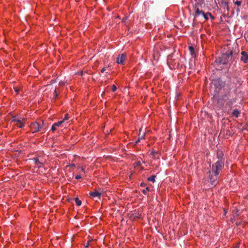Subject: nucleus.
<instances>
[{"label": "nucleus", "mask_w": 248, "mask_h": 248, "mask_svg": "<svg viewBox=\"0 0 248 248\" xmlns=\"http://www.w3.org/2000/svg\"><path fill=\"white\" fill-rule=\"evenodd\" d=\"M116 90H117L116 86L115 85H113L112 86V91L113 92H114L116 91Z\"/></svg>", "instance_id": "obj_22"}, {"label": "nucleus", "mask_w": 248, "mask_h": 248, "mask_svg": "<svg viewBox=\"0 0 248 248\" xmlns=\"http://www.w3.org/2000/svg\"><path fill=\"white\" fill-rule=\"evenodd\" d=\"M105 71V68H103L101 70V73H104Z\"/></svg>", "instance_id": "obj_29"}, {"label": "nucleus", "mask_w": 248, "mask_h": 248, "mask_svg": "<svg viewBox=\"0 0 248 248\" xmlns=\"http://www.w3.org/2000/svg\"><path fill=\"white\" fill-rule=\"evenodd\" d=\"M26 119L17 116H13L12 118V122L15 123V124L19 128H22L24 126Z\"/></svg>", "instance_id": "obj_2"}, {"label": "nucleus", "mask_w": 248, "mask_h": 248, "mask_svg": "<svg viewBox=\"0 0 248 248\" xmlns=\"http://www.w3.org/2000/svg\"><path fill=\"white\" fill-rule=\"evenodd\" d=\"M86 168V167L85 165L80 166L79 165H78L77 167V170H78L80 169L81 170V171L82 172H83L84 174H85L86 172V171H85Z\"/></svg>", "instance_id": "obj_9"}, {"label": "nucleus", "mask_w": 248, "mask_h": 248, "mask_svg": "<svg viewBox=\"0 0 248 248\" xmlns=\"http://www.w3.org/2000/svg\"><path fill=\"white\" fill-rule=\"evenodd\" d=\"M224 165V159L219 160L213 165L212 171L213 172V174H214L215 176V178H214V176L212 174L210 177L211 180L213 179V180H216L217 179L220 171L223 169Z\"/></svg>", "instance_id": "obj_1"}, {"label": "nucleus", "mask_w": 248, "mask_h": 248, "mask_svg": "<svg viewBox=\"0 0 248 248\" xmlns=\"http://www.w3.org/2000/svg\"><path fill=\"white\" fill-rule=\"evenodd\" d=\"M222 4H223L225 6H226L227 9H228V2H227V1H224V2H223L222 1Z\"/></svg>", "instance_id": "obj_24"}, {"label": "nucleus", "mask_w": 248, "mask_h": 248, "mask_svg": "<svg viewBox=\"0 0 248 248\" xmlns=\"http://www.w3.org/2000/svg\"><path fill=\"white\" fill-rule=\"evenodd\" d=\"M203 13H204L203 11L200 10L199 8H196L195 9V16H199L200 15H202Z\"/></svg>", "instance_id": "obj_10"}, {"label": "nucleus", "mask_w": 248, "mask_h": 248, "mask_svg": "<svg viewBox=\"0 0 248 248\" xmlns=\"http://www.w3.org/2000/svg\"><path fill=\"white\" fill-rule=\"evenodd\" d=\"M90 241H88L87 242V244H86V246H85V248H88V247L89 246V245H90Z\"/></svg>", "instance_id": "obj_27"}, {"label": "nucleus", "mask_w": 248, "mask_h": 248, "mask_svg": "<svg viewBox=\"0 0 248 248\" xmlns=\"http://www.w3.org/2000/svg\"><path fill=\"white\" fill-rule=\"evenodd\" d=\"M33 160H34L35 165L37 167L39 168L42 166L43 163L40 162L37 158H34Z\"/></svg>", "instance_id": "obj_8"}, {"label": "nucleus", "mask_w": 248, "mask_h": 248, "mask_svg": "<svg viewBox=\"0 0 248 248\" xmlns=\"http://www.w3.org/2000/svg\"><path fill=\"white\" fill-rule=\"evenodd\" d=\"M189 49L191 52H192L194 51V48L192 46H189Z\"/></svg>", "instance_id": "obj_26"}, {"label": "nucleus", "mask_w": 248, "mask_h": 248, "mask_svg": "<svg viewBox=\"0 0 248 248\" xmlns=\"http://www.w3.org/2000/svg\"><path fill=\"white\" fill-rule=\"evenodd\" d=\"M76 165L74 163H70L69 165L67 166V167H75Z\"/></svg>", "instance_id": "obj_25"}, {"label": "nucleus", "mask_w": 248, "mask_h": 248, "mask_svg": "<svg viewBox=\"0 0 248 248\" xmlns=\"http://www.w3.org/2000/svg\"><path fill=\"white\" fill-rule=\"evenodd\" d=\"M223 153L222 152H218L217 153V157L219 159V160L223 159Z\"/></svg>", "instance_id": "obj_12"}, {"label": "nucleus", "mask_w": 248, "mask_h": 248, "mask_svg": "<svg viewBox=\"0 0 248 248\" xmlns=\"http://www.w3.org/2000/svg\"><path fill=\"white\" fill-rule=\"evenodd\" d=\"M75 202L78 206H80L81 204V201L79 200L78 198H76Z\"/></svg>", "instance_id": "obj_16"}, {"label": "nucleus", "mask_w": 248, "mask_h": 248, "mask_svg": "<svg viewBox=\"0 0 248 248\" xmlns=\"http://www.w3.org/2000/svg\"><path fill=\"white\" fill-rule=\"evenodd\" d=\"M57 129V127L56 126V125H55L54 124L52 125V127H51V130L54 132L55 131H56Z\"/></svg>", "instance_id": "obj_19"}, {"label": "nucleus", "mask_w": 248, "mask_h": 248, "mask_svg": "<svg viewBox=\"0 0 248 248\" xmlns=\"http://www.w3.org/2000/svg\"><path fill=\"white\" fill-rule=\"evenodd\" d=\"M207 14L209 15L211 19L214 20L215 19V17L211 14L210 12H207Z\"/></svg>", "instance_id": "obj_23"}, {"label": "nucleus", "mask_w": 248, "mask_h": 248, "mask_svg": "<svg viewBox=\"0 0 248 248\" xmlns=\"http://www.w3.org/2000/svg\"><path fill=\"white\" fill-rule=\"evenodd\" d=\"M150 190V187H146L145 189H144V190H142V193H143V194L146 195L147 194V192L149 191Z\"/></svg>", "instance_id": "obj_18"}, {"label": "nucleus", "mask_w": 248, "mask_h": 248, "mask_svg": "<svg viewBox=\"0 0 248 248\" xmlns=\"http://www.w3.org/2000/svg\"><path fill=\"white\" fill-rule=\"evenodd\" d=\"M90 195L93 198L98 197L99 199H100L101 193L96 190H95L94 191L90 192Z\"/></svg>", "instance_id": "obj_7"}, {"label": "nucleus", "mask_w": 248, "mask_h": 248, "mask_svg": "<svg viewBox=\"0 0 248 248\" xmlns=\"http://www.w3.org/2000/svg\"><path fill=\"white\" fill-rule=\"evenodd\" d=\"M30 129L32 133L37 132L40 130L41 125L37 122L32 123L30 125Z\"/></svg>", "instance_id": "obj_3"}, {"label": "nucleus", "mask_w": 248, "mask_h": 248, "mask_svg": "<svg viewBox=\"0 0 248 248\" xmlns=\"http://www.w3.org/2000/svg\"><path fill=\"white\" fill-rule=\"evenodd\" d=\"M15 92H16V93H19V89H15Z\"/></svg>", "instance_id": "obj_31"}, {"label": "nucleus", "mask_w": 248, "mask_h": 248, "mask_svg": "<svg viewBox=\"0 0 248 248\" xmlns=\"http://www.w3.org/2000/svg\"><path fill=\"white\" fill-rule=\"evenodd\" d=\"M203 16L204 17V19L206 20H207L209 19V18L210 17L209 15L207 14V12L206 13H203Z\"/></svg>", "instance_id": "obj_17"}, {"label": "nucleus", "mask_w": 248, "mask_h": 248, "mask_svg": "<svg viewBox=\"0 0 248 248\" xmlns=\"http://www.w3.org/2000/svg\"><path fill=\"white\" fill-rule=\"evenodd\" d=\"M234 4L236 5H237L238 6H240L241 4V1H238V0H237L236 1H234Z\"/></svg>", "instance_id": "obj_20"}, {"label": "nucleus", "mask_w": 248, "mask_h": 248, "mask_svg": "<svg viewBox=\"0 0 248 248\" xmlns=\"http://www.w3.org/2000/svg\"><path fill=\"white\" fill-rule=\"evenodd\" d=\"M155 176L152 175L151 177H148L147 179L149 181H151V182L154 183L155 182Z\"/></svg>", "instance_id": "obj_15"}, {"label": "nucleus", "mask_w": 248, "mask_h": 248, "mask_svg": "<svg viewBox=\"0 0 248 248\" xmlns=\"http://www.w3.org/2000/svg\"><path fill=\"white\" fill-rule=\"evenodd\" d=\"M54 124H55V125H56V127H59V126H62V124H65L63 123V121H62L61 120V121H59L57 123H54Z\"/></svg>", "instance_id": "obj_13"}, {"label": "nucleus", "mask_w": 248, "mask_h": 248, "mask_svg": "<svg viewBox=\"0 0 248 248\" xmlns=\"http://www.w3.org/2000/svg\"><path fill=\"white\" fill-rule=\"evenodd\" d=\"M239 114H240V112L237 109H235L233 111V112H232L233 115L236 117H237L238 116Z\"/></svg>", "instance_id": "obj_14"}, {"label": "nucleus", "mask_w": 248, "mask_h": 248, "mask_svg": "<svg viewBox=\"0 0 248 248\" xmlns=\"http://www.w3.org/2000/svg\"><path fill=\"white\" fill-rule=\"evenodd\" d=\"M140 186H144V183H141V185H140Z\"/></svg>", "instance_id": "obj_32"}, {"label": "nucleus", "mask_w": 248, "mask_h": 248, "mask_svg": "<svg viewBox=\"0 0 248 248\" xmlns=\"http://www.w3.org/2000/svg\"><path fill=\"white\" fill-rule=\"evenodd\" d=\"M82 178V176H81V175L80 174H77L76 175H75V179L78 180V179H80Z\"/></svg>", "instance_id": "obj_21"}, {"label": "nucleus", "mask_w": 248, "mask_h": 248, "mask_svg": "<svg viewBox=\"0 0 248 248\" xmlns=\"http://www.w3.org/2000/svg\"><path fill=\"white\" fill-rule=\"evenodd\" d=\"M242 57L241 58V60L243 61L244 63H247L248 62V55L247 52L246 51H242L241 52Z\"/></svg>", "instance_id": "obj_6"}, {"label": "nucleus", "mask_w": 248, "mask_h": 248, "mask_svg": "<svg viewBox=\"0 0 248 248\" xmlns=\"http://www.w3.org/2000/svg\"><path fill=\"white\" fill-rule=\"evenodd\" d=\"M232 55V51H230L229 53H225L223 54L221 56V60L219 61V62L220 63L225 64L227 63V61L226 60L223 61V59H226L227 58H229L230 56Z\"/></svg>", "instance_id": "obj_5"}, {"label": "nucleus", "mask_w": 248, "mask_h": 248, "mask_svg": "<svg viewBox=\"0 0 248 248\" xmlns=\"http://www.w3.org/2000/svg\"><path fill=\"white\" fill-rule=\"evenodd\" d=\"M136 164H137V165L139 166V165H140L141 164L140 163V161H137V162H136Z\"/></svg>", "instance_id": "obj_30"}, {"label": "nucleus", "mask_w": 248, "mask_h": 248, "mask_svg": "<svg viewBox=\"0 0 248 248\" xmlns=\"http://www.w3.org/2000/svg\"><path fill=\"white\" fill-rule=\"evenodd\" d=\"M135 217H140V214H136L135 216H134Z\"/></svg>", "instance_id": "obj_28"}, {"label": "nucleus", "mask_w": 248, "mask_h": 248, "mask_svg": "<svg viewBox=\"0 0 248 248\" xmlns=\"http://www.w3.org/2000/svg\"><path fill=\"white\" fill-rule=\"evenodd\" d=\"M126 55L125 53H122L119 55L117 59V63L120 64L124 65L126 61Z\"/></svg>", "instance_id": "obj_4"}, {"label": "nucleus", "mask_w": 248, "mask_h": 248, "mask_svg": "<svg viewBox=\"0 0 248 248\" xmlns=\"http://www.w3.org/2000/svg\"><path fill=\"white\" fill-rule=\"evenodd\" d=\"M69 115L68 113H66L65 114L64 118L62 120V121H63V123L65 124V123H68V122L67 121L69 119Z\"/></svg>", "instance_id": "obj_11"}]
</instances>
